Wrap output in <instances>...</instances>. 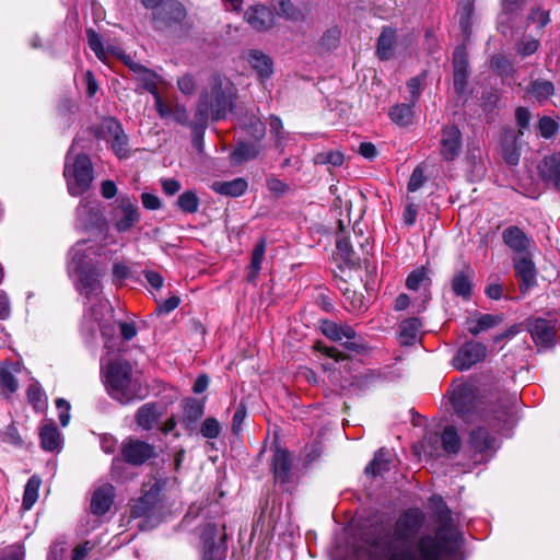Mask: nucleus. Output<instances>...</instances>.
I'll return each mask as SVG.
<instances>
[{
    "mask_svg": "<svg viewBox=\"0 0 560 560\" xmlns=\"http://www.w3.org/2000/svg\"><path fill=\"white\" fill-rule=\"evenodd\" d=\"M438 528L434 534L416 537L424 526L425 514L410 508L392 525L376 527L368 537L372 560H457L460 534L452 523V513L440 495L429 499Z\"/></svg>",
    "mask_w": 560,
    "mask_h": 560,
    "instance_id": "obj_1",
    "label": "nucleus"
},
{
    "mask_svg": "<svg viewBox=\"0 0 560 560\" xmlns=\"http://www.w3.org/2000/svg\"><path fill=\"white\" fill-rule=\"evenodd\" d=\"M450 401L455 413L474 428L469 431L467 452L474 464L489 462L499 448L495 436L489 432H502L513 422L514 409L503 402L495 409L487 410L478 398L474 384L454 382L448 390Z\"/></svg>",
    "mask_w": 560,
    "mask_h": 560,
    "instance_id": "obj_2",
    "label": "nucleus"
},
{
    "mask_svg": "<svg viewBox=\"0 0 560 560\" xmlns=\"http://www.w3.org/2000/svg\"><path fill=\"white\" fill-rule=\"evenodd\" d=\"M97 255V248L85 240L77 242L69 250L68 273L75 291L91 305L108 302L102 298L103 272L93 264Z\"/></svg>",
    "mask_w": 560,
    "mask_h": 560,
    "instance_id": "obj_3",
    "label": "nucleus"
},
{
    "mask_svg": "<svg viewBox=\"0 0 560 560\" xmlns=\"http://www.w3.org/2000/svg\"><path fill=\"white\" fill-rule=\"evenodd\" d=\"M101 372L107 394L122 405L142 399L145 389L129 361L120 358L102 360Z\"/></svg>",
    "mask_w": 560,
    "mask_h": 560,
    "instance_id": "obj_4",
    "label": "nucleus"
},
{
    "mask_svg": "<svg viewBox=\"0 0 560 560\" xmlns=\"http://www.w3.org/2000/svg\"><path fill=\"white\" fill-rule=\"evenodd\" d=\"M209 88L199 96L195 113L196 128H206L209 117L214 121L224 119L234 106L236 88L229 79L214 73L210 77Z\"/></svg>",
    "mask_w": 560,
    "mask_h": 560,
    "instance_id": "obj_5",
    "label": "nucleus"
},
{
    "mask_svg": "<svg viewBox=\"0 0 560 560\" xmlns=\"http://www.w3.org/2000/svg\"><path fill=\"white\" fill-rule=\"evenodd\" d=\"M113 313L109 302H98L84 311L81 324L82 334L85 336L94 337L100 330L104 345L109 350H114L118 341L116 336L118 325L112 320Z\"/></svg>",
    "mask_w": 560,
    "mask_h": 560,
    "instance_id": "obj_6",
    "label": "nucleus"
},
{
    "mask_svg": "<svg viewBox=\"0 0 560 560\" xmlns=\"http://www.w3.org/2000/svg\"><path fill=\"white\" fill-rule=\"evenodd\" d=\"M63 176L71 196L77 197L90 189L94 179L91 159L84 153H74V144L65 159Z\"/></svg>",
    "mask_w": 560,
    "mask_h": 560,
    "instance_id": "obj_7",
    "label": "nucleus"
},
{
    "mask_svg": "<svg viewBox=\"0 0 560 560\" xmlns=\"http://www.w3.org/2000/svg\"><path fill=\"white\" fill-rule=\"evenodd\" d=\"M224 527L221 529L214 523H207L200 532L201 560H223L226 556Z\"/></svg>",
    "mask_w": 560,
    "mask_h": 560,
    "instance_id": "obj_8",
    "label": "nucleus"
},
{
    "mask_svg": "<svg viewBox=\"0 0 560 560\" xmlns=\"http://www.w3.org/2000/svg\"><path fill=\"white\" fill-rule=\"evenodd\" d=\"M141 219V213L135 198L121 195L110 211V221L119 233L129 232Z\"/></svg>",
    "mask_w": 560,
    "mask_h": 560,
    "instance_id": "obj_9",
    "label": "nucleus"
},
{
    "mask_svg": "<svg viewBox=\"0 0 560 560\" xmlns=\"http://www.w3.org/2000/svg\"><path fill=\"white\" fill-rule=\"evenodd\" d=\"M320 331L327 338L334 341H343V346L354 352L361 353L366 347L361 337H358L354 328L348 324H337L332 320L324 319L320 322Z\"/></svg>",
    "mask_w": 560,
    "mask_h": 560,
    "instance_id": "obj_10",
    "label": "nucleus"
},
{
    "mask_svg": "<svg viewBox=\"0 0 560 560\" xmlns=\"http://www.w3.org/2000/svg\"><path fill=\"white\" fill-rule=\"evenodd\" d=\"M75 217L77 225L86 231H103L106 225L102 205L95 199L83 198L75 210Z\"/></svg>",
    "mask_w": 560,
    "mask_h": 560,
    "instance_id": "obj_11",
    "label": "nucleus"
},
{
    "mask_svg": "<svg viewBox=\"0 0 560 560\" xmlns=\"http://www.w3.org/2000/svg\"><path fill=\"white\" fill-rule=\"evenodd\" d=\"M98 137L110 143L113 151L118 158L127 156L128 139L118 120L112 117L103 119L98 129Z\"/></svg>",
    "mask_w": 560,
    "mask_h": 560,
    "instance_id": "obj_12",
    "label": "nucleus"
},
{
    "mask_svg": "<svg viewBox=\"0 0 560 560\" xmlns=\"http://www.w3.org/2000/svg\"><path fill=\"white\" fill-rule=\"evenodd\" d=\"M120 453L122 459L133 466H140L158 455L154 445L132 438L122 442Z\"/></svg>",
    "mask_w": 560,
    "mask_h": 560,
    "instance_id": "obj_13",
    "label": "nucleus"
},
{
    "mask_svg": "<svg viewBox=\"0 0 560 560\" xmlns=\"http://www.w3.org/2000/svg\"><path fill=\"white\" fill-rule=\"evenodd\" d=\"M487 355V347L478 341L464 343L453 359V365L459 371L469 370L472 365L481 362Z\"/></svg>",
    "mask_w": 560,
    "mask_h": 560,
    "instance_id": "obj_14",
    "label": "nucleus"
},
{
    "mask_svg": "<svg viewBox=\"0 0 560 560\" xmlns=\"http://www.w3.org/2000/svg\"><path fill=\"white\" fill-rule=\"evenodd\" d=\"M463 136L455 125L445 126L441 131L440 154L443 160L452 162L460 155Z\"/></svg>",
    "mask_w": 560,
    "mask_h": 560,
    "instance_id": "obj_15",
    "label": "nucleus"
},
{
    "mask_svg": "<svg viewBox=\"0 0 560 560\" xmlns=\"http://www.w3.org/2000/svg\"><path fill=\"white\" fill-rule=\"evenodd\" d=\"M165 481H155L131 506V516L143 517L150 515L161 501V493L165 488Z\"/></svg>",
    "mask_w": 560,
    "mask_h": 560,
    "instance_id": "obj_16",
    "label": "nucleus"
},
{
    "mask_svg": "<svg viewBox=\"0 0 560 560\" xmlns=\"http://www.w3.org/2000/svg\"><path fill=\"white\" fill-rule=\"evenodd\" d=\"M186 16L184 5L176 0L165 1L161 8L153 13L155 28L163 30L172 23H180Z\"/></svg>",
    "mask_w": 560,
    "mask_h": 560,
    "instance_id": "obj_17",
    "label": "nucleus"
},
{
    "mask_svg": "<svg viewBox=\"0 0 560 560\" xmlns=\"http://www.w3.org/2000/svg\"><path fill=\"white\" fill-rule=\"evenodd\" d=\"M244 19L257 32H266L273 26L272 11L264 4H254L246 9Z\"/></svg>",
    "mask_w": 560,
    "mask_h": 560,
    "instance_id": "obj_18",
    "label": "nucleus"
},
{
    "mask_svg": "<svg viewBox=\"0 0 560 560\" xmlns=\"http://www.w3.org/2000/svg\"><path fill=\"white\" fill-rule=\"evenodd\" d=\"M271 469L277 483L287 485L292 480V457L283 448H277L272 455Z\"/></svg>",
    "mask_w": 560,
    "mask_h": 560,
    "instance_id": "obj_19",
    "label": "nucleus"
},
{
    "mask_svg": "<svg viewBox=\"0 0 560 560\" xmlns=\"http://www.w3.org/2000/svg\"><path fill=\"white\" fill-rule=\"evenodd\" d=\"M21 372V364L13 361L0 362V390L10 397L19 389L16 375Z\"/></svg>",
    "mask_w": 560,
    "mask_h": 560,
    "instance_id": "obj_20",
    "label": "nucleus"
},
{
    "mask_svg": "<svg viewBox=\"0 0 560 560\" xmlns=\"http://www.w3.org/2000/svg\"><path fill=\"white\" fill-rule=\"evenodd\" d=\"M539 174L542 180L560 191V153L556 152L544 158L539 165Z\"/></svg>",
    "mask_w": 560,
    "mask_h": 560,
    "instance_id": "obj_21",
    "label": "nucleus"
},
{
    "mask_svg": "<svg viewBox=\"0 0 560 560\" xmlns=\"http://www.w3.org/2000/svg\"><path fill=\"white\" fill-rule=\"evenodd\" d=\"M528 330L536 345L542 347H550L553 345L556 331L549 320L536 318L529 323Z\"/></svg>",
    "mask_w": 560,
    "mask_h": 560,
    "instance_id": "obj_22",
    "label": "nucleus"
},
{
    "mask_svg": "<svg viewBox=\"0 0 560 560\" xmlns=\"http://www.w3.org/2000/svg\"><path fill=\"white\" fill-rule=\"evenodd\" d=\"M205 413V404L196 398H188L184 404V415L180 420L182 425L188 433L197 429L198 421Z\"/></svg>",
    "mask_w": 560,
    "mask_h": 560,
    "instance_id": "obj_23",
    "label": "nucleus"
},
{
    "mask_svg": "<svg viewBox=\"0 0 560 560\" xmlns=\"http://www.w3.org/2000/svg\"><path fill=\"white\" fill-rule=\"evenodd\" d=\"M115 488L112 485H104L96 489L91 499V511L94 515L107 513L114 502Z\"/></svg>",
    "mask_w": 560,
    "mask_h": 560,
    "instance_id": "obj_24",
    "label": "nucleus"
},
{
    "mask_svg": "<svg viewBox=\"0 0 560 560\" xmlns=\"http://www.w3.org/2000/svg\"><path fill=\"white\" fill-rule=\"evenodd\" d=\"M40 446L47 452H60L63 436L54 423L45 424L39 430Z\"/></svg>",
    "mask_w": 560,
    "mask_h": 560,
    "instance_id": "obj_25",
    "label": "nucleus"
},
{
    "mask_svg": "<svg viewBox=\"0 0 560 560\" xmlns=\"http://www.w3.org/2000/svg\"><path fill=\"white\" fill-rule=\"evenodd\" d=\"M246 59L260 80L270 78L273 72V62L268 55L253 49L248 51Z\"/></svg>",
    "mask_w": 560,
    "mask_h": 560,
    "instance_id": "obj_26",
    "label": "nucleus"
},
{
    "mask_svg": "<svg viewBox=\"0 0 560 560\" xmlns=\"http://www.w3.org/2000/svg\"><path fill=\"white\" fill-rule=\"evenodd\" d=\"M501 153L502 158L508 164H518L521 152L517 145V135L513 129L504 130V133L502 136Z\"/></svg>",
    "mask_w": 560,
    "mask_h": 560,
    "instance_id": "obj_27",
    "label": "nucleus"
},
{
    "mask_svg": "<svg viewBox=\"0 0 560 560\" xmlns=\"http://www.w3.org/2000/svg\"><path fill=\"white\" fill-rule=\"evenodd\" d=\"M516 277L521 280V289L527 290L536 284V268L534 262L526 257L514 259Z\"/></svg>",
    "mask_w": 560,
    "mask_h": 560,
    "instance_id": "obj_28",
    "label": "nucleus"
},
{
    "mask_svg": "<svg viewBox=\"0 0 560 560\" xmlns=\"http://www.w3.org/2000/svg\"><path fill=\"white\" fill-rule=\"evenodd\" d=\"M474 271L468 267L466 270L457 271L451 282V288L456 296L469 300L472 291Z\"/></svg>",
    "mask_w": 560,
    "mask_h": 560,
    "instance_id": "obj_29",
    "label": "nucleus"
},
{
    "mask_svg": "<svg viewBox=\"0 0 560 560\" xmlns=\"http://www.w3.org/2000/svg\"><path fill=\"white\" fill-rule=\"evenodd\" d=\"M248 184L246 179L242 177L234 178L232 180H215L211 184V189L222 196L228 197H241L247 190Z\"/></svg>",
    "mask_w": 560,
    "mask_h": 560,
    "instance_id": "obj_30",
    "label": "nucleus"
},
{
    "mask_svg": "<svg viewBox=\"0 0 560 560\" xmlns=\"http://www.w3.org/2000/svg\"><path fill=\"white\" fill-rule=\"evenodd\" d=\"M504 244L513 252L523 253L529 247V238L518 226H509L502 233Z\"/></svg>",
    "mask_w": 560,
    "mask_h": 560,
    "instance_id": "obj_31",
    "label": "nucleus"
},
{
    "mask_svg": "<svg viewBox=\"0 0 560 560\" xmlns=\"http://www.w3.org/2000/svg\"><path fill=\"white\" fill-rule=\"evenodd\" d=\"M136 80L142 90L149 92L153 96L159 94L158 84L161 77L153 70L144 67L143 65H133Z\"/></svg>",
    "mask_w": 560,
    "mask_h": 560,
    "instance_id": "obj_32",
    "label": "nucleus"
},
{
    "mask_svg": "<svg viewBox=\"0 0 560 560\" xmlns=\"http://www.w3.org/2000/svg\"><path fill=\"white\" fill-rule=\"evenodd\" d=\"M422 323L417 317H410L402 320L399 325L398 340L401 346H412L417 342Z\"/></svg>",
    "mask_w": 560,
    "mask_h": 560,
    "instance_id": "obj_33",
    "label": "nucleus"
},
{
    "mask_svg": "<svg viewBox=\"0 0 560 560\" xmlns=\"http://www.w3.org/2000/svg\"><path fill=\"white\" fill-rule=\"evenodd\" d=\"M395 42V30L390 27H385L377 39L376 47V55L381 60L385 61L392 58Z\"/></svg>",
    "mask_w": 560,
    "mask_h": 560,
    "instance_id": "obj_34",
    "label": "nucleus"
},
{
    "mask_svg": "<svg viewBox=\"0 0 560 560\" xmlns=\"http://www.w3.org/2000/svg\"><path fill=\"white\" fill-rule=\"evenodd\" d=\"M276 14L288 21L298 22L304 19L303 12L291 0H270Z\"/></svg>",
    "mask_w": 560,
    "mask_h": 560,
    "instance_id": "obj_35",
    "label": "nucleus"
},
{
    "mask_svg": "<svg viewBox=\"0 0 560 560\" xmlns=\"http://www.w3.org/2000/svg\"><path fill=\"white\" fill-rule=\"evenodd\" d=\"M160 413L154 404L142 405L136 415V422L143 430H151L158 423Z\"/></svg>",
    "mask_w": 560,
    "mask_h": 560,
    "instance_id": "obj_36",
    "label": "nucleus"
},
{
    "mask_svg": "<svg viewBox=\"0 0 560 560\" xmlns=\"http://www.w3.org/2000/svg\"><path fill=\"white\" fill-rule=\"evenodd\" d=\"M415 106L416 105L412 103H401L394 105L389 109V117L392 121L401 127L411 125L413 120Z\"/></svg>",
    "mask_w": 560,
    "mask_h": 560,
    "instance_id": "obj_37",
    "label": "nucleus"
},
{
    "mask_svg": "<svg viewBox=\"0 0 560 560\" xmlns=\"http://www.w3.org/2000/svg\"><path fill=\"white\" fill-rule=\"evenodd\" d=\"M527 93L539 103H542L553 95L555 85L548 80H535L530 82Z\"/></svg>",
    "mask_w": 560,
    "mask_h": 560,
    "instance_id": "obj_38",
    "label": "nucleus"
},
{
    "mask_svg": "<svg viewBox=\"0 0 560 560\" xmlns=\"http://www.w3.org/2000/svg\"><path fill=\"white\" fill-rule=\"evenodd\" d=\"M260 147L255 143L240 142L235 147L231 158L235 164H241L257 158Z\"/></svg>",
    "mask_w": 560,
    "mask_h": 560,
    "instance_id": "obj_39",
    "label": "nucleus"
},
{
    "mask_svg": "<svg viewBox=\"0 0 560 560\" xmlns=\"http://www.w3.org/2000/svg\"><path fill=\"white\" fill-rule=\"evenodd\" d=\"M390 468L389 452L381 448L378 450L373 460L365 467V472L372 476L383 475Z\"/></svg>",
    "mask_w": 560,
    "mask_h": 560,
    "instance_id": "obj_40",
    "label": "nucleus"
},
{
    "mask_svg": "<svg viewBox=\"0 0 560 560\" xmlns=\"http://www.w3.org/2000/svg\"><path fill=\"white\" fill-rule=\"evenodd\" d=\"M266 253V241L260 240L254 247L252 254V260L249 266V272L247 279L249 282H254L261 269L262 260Z\"/></svg>",
    "mask_w": 560,
    "mask_h": 560,
    "instance_id": "obj_41",
    "label": "nucleus"
},
{
    "mask_svg": "<svg viewBox=\"0 0 560 560\" xmlns=\"http://www.w3.org/2000/svg\"><path fill=\"white\" fill-rule=\"evenodd\" d=\"M502 322V315L481 314L478 319L468 327V330L471 335L477 336L482 331L498 326Z\"/></svg>",
    "mask_w": 560,
    "mask_h": 560,
    "instance_id": "obj_42",
    "label": "nucleus"
},
{
    "mask_svg": "<svg viewBox=\"0 0 560 560\" xmlns=\"http://www.w3.org/2000/svg\"><path fill=\"white\" fill-rule=\"evenodd\" d=\"M443 450L448 454H456L460 448V438L454 425H447L441 434Z\"/></svg>",
    "mask_w": 560,
    "mask_h": 560,
    "instance_id": "obj_43",
    "label": "nucleus"
},
{
    "mask_svg": "<svg viewBox=\"0 0 560 560\" xmlns=\"http://www.w3.org/2000/svg\"><path fill=\"white\" fill-rule=\"evenodd\" d=\"M42 480L37 476H32L24 488L22 506L24 510H31L38 499V491Z\"/></svg>",
    "mask_w": 560,
    "mask_h": 560,
    "instance_id": "obj_44",
    "label": "nucleus"
},
{
    "mask_svg": "<svg viewBox=\"0 0 560 560\" xmlns=\"http://www.w3.org/2000/svg\"><path fill=\"white\" fill-rule=\"evenodd\" d=\"M431 279L425 268H419L409 273L406 279V287L411 291H418L421 288L425 290L430 287Z\"/></svg>",
    "mask_w": 560,
    "mask_h": 560,
    "instance_id": "obj_45",
    "label": "nucleus"
},
{
    "mask_svg": "<svg viewBox=\"0 0 560 560\" xmlns=\"http://www.w3.org/2000/svg\"><path fill=\"white\" fill-rule=\"evenodd\" d=\"M539 39L534 38L530 35H523L520 39L516 40L515 50L517 55L525 58L535 54L539 48Z\"/></svg>",
    "mask_w": 560,
    "mask_h": 560,
    "instance_id": "obj_46",
    "label": "nucleus"
},
{
    "mask_svg": "<svg viewBox=\"0 0 560 560\" xmlns=\"http://www.w3.org/2000/svg\"><path fill=\"white\" fill-rule=\"evenodd\" d=\"M86 35H88V42H89V47L93 50V52L96 55V57L105 62L106 61V58H107V52L112 50H115L114 48H108V49H105L104 45H103V42H102V37L92 28L86 31Z\"/></svg>",
    "mask_w": 560,
    "mask_h": 560,
    "instance_id": "obj_47",
    "label": "nucleus"
},
{
    "mask_svg": "<svg viewBox=\"0 0 560 560\" xmlns=\"http://www.w3.org/2000/svg\"><path fill=\"white\" fill-rule=\"evenodd\" d=\"M177 206L185 213H196L199 208V198L191 190L184 191L177 199Z\"/></svg>",
    "mask_w": 560,
    "mask_h": 560,
    "instance_id": "obj_48",
    "label": "nucleus"
},
{
    "mask_svg": "<svg viewBox=\"0 0 560 560\" xmlns=\"http://www.w3.org/2000/svg\"><path fill=\"white\" fill-rule=\"evenodd\" d=\"M492 68L503 78L513 77L515 73L512 62L502 55H497L491 59Z\"/></svg>",
    "mask_w": 560,
    "mask_h": 560,
    "instance_id": "obj_49",
    "label": "nucleus"
},
{
    "mask_svg": "<svg viewBox=\"0 0 560 560\" xmlns=\"http://www.w3.org/2000/svg\"><path fill=\"white\" fill-rule=\"evenodd\" d=\"M27 399L37 411L44 410L46 398L38 383H33L27 388Z\"/></svg>",
    "mask_w": 560,
    "mask_h": 560,
    "instance_id": "obj_50",
    "label": "nucleus"
},
{
    "mask_svg": "<svg viewBox=\"0 0 560 560\" xmlns=\"http://www.w3.org/2000/svg\"><path fill=\"white\" fill-rule=\"evenodd\" d=\"M221 430L222 428L220 422L213 417L206 418L200 425V434L205 439L209 440L217 439L220 435Z\"/></svg>",
    "mask_w": 560,
    "mask_h": 560,
    "instance_id": "obj_51",
    "label": "nucleus"
},
{
    "mask_svg": "<svg viewBox=\"0 0 560 560\" xmlns=\"http://www.w3.org/2000/svg\"><path fill=\"white\" fill-rule=\"evenodd\" d=\"M336 248L346 265H354L352 246L347 237H340L336 242Z\"/></svg>",
    "mask_w": 560,
    "mask_h": 560,
    "instance_id": "obj_52",
    "label": "nucleus"
},
{
    "mask_svg": "<svg viewBox=\"0 0 560 560\" xmlns=\"http://www.w3.org/2000/svg\"><path fill=\"white\" fill-rule=\"evenodd\" d=\"M539 133L545 139L552 138L559 130V124L549 116H544L538 122Z\"/></svg>",
    "mask_w": 560,
    "mask_h": 560,
    "instance_id": "obj_53",
    "label": "nucleus"
},
{
    "mask_svg": "<svg viewBox=\"0 0 560 560\" xmlns=\"http://www.w3.org/2000/svg\"><path fill=\"white\" fill-rule=\"evenodd\" d=\"M343 154L339 151H326L316 154V164H329L332 166H340L343 163Z\"/></svg>",
    "mask_w": 560,
    "mask_h": 560,
    "instance_id": "obj_54",
    "label": "nucleus"
},
{
    "mask_svg": "<svg viewBox=\"0 0 560 560\" xmlns=\"http://www.w3.org/2000/svg\"><path fill=\"white\" fill-rule=\"evenodd\" d=\"M131 276L130 268L121 261H116L113 265V281L115 284H121V282Z\"/></svg>",
    "mask_w": 560,
    "mask_h": 560,
    "instance_id": "obj_55",
    "label": "nucleus"
},
{
    "mask_svg": "<svg viewBox=\"0 0 560 560\" xmlns=\"http://www.w3.org/2000/svg\"><path fill=\"white\" fill-rule=\"evenodd\" d=\"M425 182L424 172L420 166H417L408 182V191L413 192L417 191Z\"/></svg>",
    "mask_w": 560,
    "mask_h": 560,
    "instance_id": "obj_56",
    "label": "nucleus"
},
{
    "mask_svg": "<svg viewBox=\"0 0 560 560\" xmlns=\"http://www.w3.org/2000/svg\"><path fill=\"white\" fill-rule=\"evenodd\" d=\"M528 22L537 24V27L541 30L544 26H546L550 19H549V12L541 10L539 8L534 9L530 14L528 15Z\"/></svg>",
    "mask_w": 560,
    "mask_h": 560,
    "instance_id": "obj_57",
    "label": "nucleus"
},
{
    "mask_svg": "<svg viewBox=\"0 0 560 560\" xmlns=\"http://www.w3.org/2000/svg\"><path fill=\"white\" fill-rule=\"evenodd\" d=\"M117 325L120 336L125 341L133 339L138 334L137 326L133 322H118Z\"/></svg>",
    "mask_w": 560,
    "mask_h": 560,
    "instance_id": "obj_58",
    "label": "nucleus"
},
{
    "mask_svg": "<svg viewBox=\"0 0 560 560\" xmlns=\"http://www.w3.org/2000/svg\"><path fill=\"white\" fill-rule=\"evenodd\" d=\"M180 304V299L177 295H173L162 302L158 303L156 313L159 314H170L175 308H177Z\"/></svg>",
    "mask_w": 560,
    "mask_h": 560,
    "instance_id": "obj_59",
    "label": "nucleus"
},
{
    "mask_svg": "<svg viewBox=\"0 0 560 560\" xmlns=\"http://www.w3.org/2000/svg\"><path fill=\"white\" fill-rule=\"evenodd\" d=\"M454 71H467V57L464 47H457L453 54Z\"/></svg>",
    "mask_w": 560,
    "mask_h": 560,
    "instance_id": "obj_60",
    "label": "nucleus"
},
{
    "mask_svg": "<svg viewBox=\"0 0 560 560\" xmlns=\"http://www.w3.org/2000/svg\"><path fill=\"white\" fill-rule=\"evenodd\" d=\"M56 407L59 410V421L62 427H67L70 421V404L63 399L58 398L56 400Z\"/></svg>",
    "mask_w": 560,
    "mask_h": 560,
    "instance_id": "obj_61",
    "label": "nucleus"
},
{
    "mask_svg": "<svg viewBox=\"0 0 560 560\" xmlns=\"http://www.w3.org/2000/svg\"><path fill=\"white\" fill-rule=\"evenodd\" d=\"M177 86L184 94H192L196 91V81L191 74H184L177 80Z\"/></svg>",
    "mask_w": 560,
    "mask_h": 560,
    "instance_id": "obj_62",
    "label": "nucleus"
},
{
    "mask_svg": "<svg viewBox=\"0 0 560 560\" xmlns=\"http://www.w3.org/2000/svg\"><path fill=\"white\" fill-rule=\"evenodd\" d=\"M1 439L3 442L20 445L22 443V439L18 432V429L14 425H8L4 431L1 433Z\"/></svg>",
    "mask_w": 560,
    "mask_h": 560,
    "instance_id": "obj_63",
    "label": "nucleus"
},
{
    "mask_svg": "<svg viewBox=\"0 0 560 560\" xmlns=\"http://www.w3.org/2000/svg\"><path fill=\"white\" fill-rule=\"evenodd\" d=\"M171 118H173L177 124H179L182 126H187L189 124L188 112H187L186 107L184 105H180V104H176L172 108V116H171Z\"/></svg>",
    "mask_w": 560,
    "mask_h": 560,
    "instance_id": "obj_64",
    "label": "nucleus"
}]
</instances>
